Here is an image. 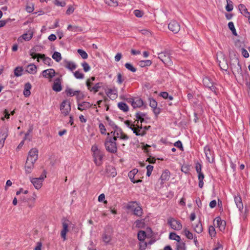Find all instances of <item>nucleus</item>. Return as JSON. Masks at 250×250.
<instances>
[{"label": "nucleus", "instance_id": "obj_1", "mask_svg": "<svg viewBox=\"0 0 250 250\" xmlns=\"http://www.w3.org/2000/svg\"><path fill=\"white\" fill-rule=\"evenodd\" d=\"M107 137L104 142L106 150L111 153H116L117 152V145L115 138L110 136V133L107 134Z\"/></svg>", "mask_w": 250, "mask_h": 250}, {"label": "nucleus", "instance_id": "obj_2", "mask_svg": "<svg viewBox=\"0 0 250 250\" xmlns=\"http://www.w3.org/2000/svg\"><path fill=\"white\" fill-rule=\"evenodd\" d=\"M91 150L92 152V156L95 165L98 166H101L103 163L104 154L98 148L96 145L92 146Z\"/></svg>", "mask_w": 250, "mask_h": 250}, {"label": "nucleus", "instance_id": "obj_3", "mask_svg": "<svg viewBox=\"0 0 250 250\" xmlns=\"http://www.w3.org/2000/svg\"><path fill=\"white\" fill-rule=\"evenodd\" d=\"M110 134H112V138H115L116 141L117 138L124 140H127L128 139V137L127 135L125 134L119 127H115V129L111 132Z\"/></svg>", "mask_w": 250, "mask_h": 250}, {"label": "nucleus", "instance_id": "obj_4", "mask_svg": "<svg viewBox=\"0 0 250 250\" xmlns=\"http://www.w3.org/2000/svg\"><path fill=\"white\" fill-rule=\"evenodd\" d=\"M45 178H46L45 173H44V174L42 175L39 178H33L30 177L29 179L35 188L37 189H39L42 188V182Z\"/></svg>", "mask_w": 250, "mask_h": 250}, {"label": "nucleus", "instance_id": "obj_5", "mask_svg": "<svg viewBox=\"0 0 250 250\" xmlns=\"http://www.w3.org/2000/svg\"><path fill=\"white\" fill-rule=\"evenodd\" d=\"M158 58L167 65H171L172 64L170 53L168 51H165L158 53Z\"/></svg>", "mask_w": 250, "mask_h": 250}, {"label": "nucleus", "instance_id": "obj_6", "mask_svg": "<svg viewBox=\"0 0 250 250\" xmlns=\"http://www.w3.org/2000/svg\"><path fill=\"white\" fill-rule=\"evenodd\" d=\"M167 224L171 228L175 230H180L182 228V225L179 220L170 217L167 219Z\"/></svg>", "mask_w": 250, "mask_h": 250}, {"label": "nucleus", "instance_id": "obj_7", "mask_svg": "<svg viewBox=\"0 0 250 250\" xmlns=\"http://www.w3.org/2000/svg\"><path fill=\"white\" fill-rule=\"evenodd\" d=\"M128 209H131L133 211V214L138 216H141L143 214V210L141 207L138 206L136 202L130 203L127 206Z\"/></svg>", "mask_w": 250, "mask_h": 250}, {"label": "nucleus", "instance_id": "obj_8", "mask_svg": "<svg viewBox=\"0 0 250 250\" xmlns=\"http://www.w3.org/2000/svg\"><path fill=\"white\" fill-rule=\"evenodd\" d=\"M38 158V150L37 148H32L28 153L26 161L35 164Z\"/></svg>", "mask_w": 250, "mask_h": 250}, {"label": "nucleus", "instance_id": "obj_9", "mask_svg": "<svg viewBox=\"0 0 250 250\" xmlns=\"http://www.w3.org/2000/svg\"><path fill=\"white\" fill-rule=\"evenodd\" d=\"M60 110L64 116L68 115L71 110L70 102L68 100H64L61 104Z\"/></svg>", "mask_w": 250, "mask_h": 250}, {"label": "nucleus", "instance_id": "obj_10", "mask_svg": "<svg viewBox=\"0 0 250 250\" xmlns=\"http://www.w3.org/2000/svg\"><path fill=\"white\" fill-rule=\"evenodd\" d=\"M127 101L131 104L134 108L141 107L144 104L143 100L138 97L129 98L127 100Z\"/></svg>", "mask_w": 250, "mask_h": 250}, {"label": "nucleus", "instance_id": "obj_11", "mask_svg": "<svg viewBox=\"0 0 250 250\" xmlns=\"http://www.w3.org/2000/svg\"><path fill=\"white\" fill-rule=\"evenodd\" d=\"M8 136V129L6 126H2L0 129V148L3 147L5 141Z\"/></svg>", "mask_w": 250, "mask_h": 250}, {"label": "nucleus", "instance_id": "obj_12", "mask_svg": "<svg viewBox=\"0 0 250 250\" xmlns=\"http://www.w3.org/2000/svg\"><path fill=\"white\" fill-rule=\"evenodd\" d=\"M204 152L208 161L209 163H213L214 159V153L211 150L209 146H205Z\"/></svg>", "mask_w": 250, "mask_h": 250}, {"label": "nucleus", "instance_id": "obj_13", "mask_svg": "<svg viewBox=\"0 0 250 250\" xmlns=\"http://www.w3.org/2000/svg\"><path fill=\"white\" fill-rule=\"evenodd\" d=\"M168 28L174 33H177L180 31V26L176 21H172L168 24Z\"/></svg>", "mask_w": 250, "mask_h": 250}, {"label": "nucleus", "instance_id": "obj_14", "mask_svg": "<svg viewBox=\"0 0 250 250\" xmlns=\"http://www.w3.org/2000/svg\"><path fill=\"white\" fill-rule=\"evenodd\" d=\"M203 83L206 87L210 89L212 92H215V87L213 85V82L208 77H205L203 80Z\"/></svg>", "mask_w": 250, "mask_h": 250}, {"label": "nucleus", "instance_id": "obj_15", "mask_svg": "<svg viewBox=\"0 0 250 250\" xmlns=\"http://www.w3.org/2000/svg\"><path fill=\"white\" fill-rule=\"evenodd\" d=\"M107 96L111 100H115L118 97V90L117 88L108 89L105 92Z\"/></svg>", "mask_w": 250, "mask_h": 250}, {"label": "nucleus", "instance_id": "obj_16", "mask_svg": "<svg viewBox=\"0 0 250 250\" xmlns=\"http://www.w3.org/2000/svg\"><path fill=\"white\" fill-rule=\"evenodd\" d=\"M55 74L54 69L50 68L42 71V76L45 78L52 79Z\"/></svg>", "mask_w": 250, "mask_h": 250}, {"label": "nucleus", "instance_id": "obj_17", "mask_svg": "<svg viewBox=\"0 0 250 250\" xmlns=\"http://www.w3.org/2000/svg\"><path fill=\"white\" fill-rule=\"evenodd\" d=\"M64 66L65 68L71 71H73L76 69L77 66V64L73 62L65 60L64 61Z\"/></svg>", "mask_w": 250, "mask_h": 250}, {"label": "nucleus", "instance_id": "obj_18", "mask_svg": "<svg viewBox=\"0 0 250 250\" xmlns=\"http://www.w3.org/2000/svg\"><path fill=\"white\" fill-rule=\"evenodd\" d=\"M92 104L87 102H83L78 104V109L79 110L83 111L91 107Z\"/></svg>", "mask_w": 250, "mask_h": 250}, {"label": "nucleus", "instance_id": "obj_19", "mask_svg": "<svg viewBox=\"0 0 250 250\" xmlns=\"http://www.w3.org/2000/svg\"><path fill=\"white\" fill-rule=\"evenodd\" d=\"M137 126V127H133L131 128V130L133 131V133L135 134L137 136H143L145 134V131L144 130H142V125H139L136 124Z\"/></svg>", "mask_w": 250, "mask_h": 250}, {"label": "nucleus", "instance_id": "obj_20", "mask_svg": "<svg viewBox=\"0 0 250 250\" xmlns=\"http://www.w3.org/2000/svg\"><path fill=\"white\" fill-rule=\"evenodd\" d=\"M234 198L237 208L240 211H242L243 209V205L240 196L239 195H235Z\"/></svg>", "mask_w": 250, "mask_h": 250}, {"label": "nucleus", "instance_id": "obj_21", "mask_svg": "<svg viewBox=\"0 0 250 250\" xmlns=\"http://www.w3.org/2000/svg\"><path fill=\"white\" fill-rule=\"evenodd\" d=\"M62 229L61 232V235L64 241L66 239V233L68 231V225L67 223L64 222L62 224Z\"/></svg>", "mask_w": 250, "mask_h": 250}, {"label": "nucleus", "instance_id": "obj_22", "mask_svg": "<svg viewBox=\"0 0 250 250\" xmlns=\"http://www.w3.org/2000/svg\"><path fill=\"white\" fill-rule=\"evenodd\" d=\"M138 170L137 169L134 168L131 170L130 172H129L128 174V176L130 179L131 181L134 183H137L139 182H141L142 180H135L134 179V177L135 175L137 173Z\"/></svg>", "mask_w": 250, "mask_h": 250}, {"label": "nucleus", "instance_id": "obj_23", "mask_svg": "<svg viewBox=\"0 0 250 250\" xmlns=\"http://www.w3.org/2000/svg\"><path fill=\"white\" fill-rule=\"evenodd\" d=\"M217 227L221 231H223L225 229L226 222L221 219L219 217H216L215 219Z\"/></svg>", "mask_w": 250, "mask_h": 250}, {"label": "nucleus", "instance_id": "obj_24", "mask_svg": "<svg viewBox=\"0 0 250 250\" xmlns=\"http://www.w3.org/2000/svg\"><path fill=\"white\" fill-rule=\"evenodd\" d=\"M52 89L56 92H60L62 90V87L60 80L59 79H57L55 80L52 86Z\"/></svg>", "mask_w": 250, "mask_h": 250}, {"label": "nucleus", "instance_id": "obj_25", "mask_svg": "<svg viewBox=\"0 0 250 250\" xmlns=\"http://www.w3.org/2000/svg\"><path fill=\"white\" fill-rule=\"evenodd\" d=\"M40 59L42 60L44 64H47L49 66L51 65L52 60L49 57H46L44 54L39 55V57H38V62H39Z\"/></svg>", "mask_w": 250, "mask_h": 250}, {"label": "nucleus", "instance_id": "obj_26", "mask_svg": "<svg viewBox=\"0 0 250 250\" xmlns=\"http://www.w3.org/2000/svg\"><path fill=\"white\" fill-rule=\"evenodd\" d=\"M238 9L240 13L244 15L245 17H249L250 13L248 12L246 6L243 4H240L238 5Z\"/></svg>", "mask_w": 250, "mask_h": 250}, {"label": "nucleus", "instance_id": "obj_27", "mask_svg": "<svg viewBox=\"0 0 250 250\" xmlns=\"http://www.w3.org/2000/svg\"><path fill=\"white\" fill-rule=\"evenodd\" d=\"M31 88L32 85L30 83H27L25 84L23 93L25 97H28L30 95Z\"/></svg>", "mask_w": 250, "mask_h": 250}, {"label": "nucleus", "instance_id": "obj_28", "mask_svg": "<svg viewBox=\"0 0 250 250\" xmlns=\"http://www.w3.org/2000/svg\"><path fill=\"white\" fill-rule=\"evenodd\" d=\"M102 86V83H96L94 86H90L89 83H87V88L88 89L91 91L93 92L94 93H96L98 91L99 89L101 88Z\"/></svg>", "mask_w": 250, "mask_h": 250}, {"label": "nucleus", "instance_id": "obj_29", "mask_svg": "<svg viewBox=\"0 0 250 250\" xmlns=\"http://www.w3.org/2000/svg\"><path fill=\"white\" fill-rule=\"evenodd\" d=\"M37 67L34 64H30L26 67V71L29 74H35L37 72Z\"/></svg>", "mask_w": 250, "mask_h": 250}, {"label": "nucleus", "instance_id": "obj_30", "mask_svg": "<svg viewBox=\"0 0 250 250\" xmlns=\"http://www.w3.org/2000/svg\"><path fill=\"white\" fill-rule=\"evenodd\" d=\"M37 198V194L34 192L32 196L28 199V206L29 208H32L35 206Z\"/></svg>", "mask_w": 250, "mask_h": 250}, {"label": "nucleus", "instance_id": "obj_31", "mask_svg": "<svg viewBox=\"0 0 250 250\" xmlns=\"http://www.w3.org/2000/svg\"><path fill=\"white\" fill-rule=\"evenodd\" d=\"M232 69H233L232 72L234 74H242L241 65L238 61L237 64L235 66H232Z\"/></svg>", "mask_w": 250, "mask_h": 250}, {"label": "nucleus", "instance_id": "obj_32", "mask_svg": "<svg viewBox=\"0 0 250 250\" xmlns=\"http://www.w3.org/2000/svg\"><path fill=\"white\" fill-rule=\"evenodd\" d=\"M67 30L73 32H79L83 31V29L81 27L76 25H72L70 24L68 26Z\"/></svg>", "mask_w": 250, "mask_h": 250}, {"label": "nucleus", "instance_id": "obj_33", "mask_svg": "<svg viewBox=\"0 0 250 250\" xmlns=\"http://www.w3.org/2000/svg\"><path fill=\"white\" fill-rule=\"evenodd\" d=\"M170 177V173L168 170H165L161 175L160 177V180H161L162 183H164L166 181L169 180Z\"/></svg>", "mask_w": 250, "mask_h": 250}, {"label": "nucleus", "instance_id": "obj_34", "mask_svg": "<svg viewBox=\"0 0 250 250\" xmlns=\"http://www.w3.org/2000/svg\"><path fill=\"white\" fill-rule=\"evenodd\" d=\"M34 163H32L26 161L25 166V170L26 174H29L31 172L32 169L34 167Z\"/></svg>", "mask_w": 250, "mask_h": 250}, {"label": "nucleus", "instance_id": "obj_35", "mask_svg": "<svg viewBox=\"0 0 250 250\" xmlns=\"http://www.w3.org/2000/svg\"><path fill=\"white\" fill-rule=\"evenodd\" d=\"M65 92L68 96H74L77 95L80 92V90H74V89L70 88H67Z\"/></svg>", "mask_w": 250, "mask_h": 250}, {"label": "nucleus", "instance_id": "obj_36", "mask_svg": "<svg viewBox=\"0 0 250 250\" xmlns=\"http://www.w3.org/2000/svg\"><path fill=\"white\" fill-rule=\"evenodd\" d=\"M118 108L124 112H127L129 108L128 105L124 102H120L118 104Z\"/></svg>", "mask_w": 250, "mask_h": 250}, {"label": "nucleus", "instance_id": "obj_37", "mask_svg": "<svg viewBox=\"0 0 250 250\" xmlns=\"http://www.w3.org/2000/svg\"><path fill=\"white\" fill-rule=\"evenodd\" d=\"M198 177L199 180V187L200 188H202L204 186V182L203 180L204 179V175L202 172L198 173Z\"/></svg>", "mask_w": 250, "mask_h": 250}, {"label": "nucleus", "instance_id": "obj_38", "mask_svg": "<svg viewBox=\"0 0 250 250\" xmlns=\"http://www.w3.org/2000/svg\"><path fill=\"white\" fill-rule=\"evenodd\" d=\"M52 58L57 62H60L62 59L61 54L60 52L57 51H55L53 54Z\"/></svg>", "mask_w": 250, "mask_h": 250}, {"label": "nucleus", "instance_id": "obj_39", "mask_svg": "<svg viewBox=\"0 0 250 250\" xmlns=\"http://www.w3.org/2000/svg\"><path fill=\"white\" fill-rule=\"evenodd\" d=\"M193 228L194 231L198 233H200L203 231L202 225L200 222L194 226Z\"/></svg>", "mask_w": 250, "mask_h": 250}, {"label": "nucleus", "instance_id": "obj_40", "mask_svg": "<svg viewBox=\"0 0 250 250\" xmlns=\"http://www.w3.org/2000/svg\"><path fill=\"white\" fill-rule=\"evenodd\" d=\"M227 5L225 9L228 12L231 11L233 9V3L230 0H226Z\"/></svg>", "mask_w": 250, "mask_h": 250}, {"label": "nucleus", "instance_id": "obj_41", "mask_svg": "<svg viewBox=\"0 0 250 250\" xmlns=\"http://www.w3.org/2000/svg\"><path fill=\"white\" fill-rule=\"evenodd\" d=\"M169 238L176 241L177 243L181 241L180 236L177 235L175 232H170L169 235Z\"/></svg>", "mask_w": 250, "mask_h": 250}, {"label": "nucleus", "instance_id": "obj_42", "mask_svg": "<svg viewBox=\"0 0 250 250\" xmlns=\"http://www.w3.org/2000/svg\"><path fill=\"white\" fill-rule=\"evenodd\" d=\"M146 237V233L145 231L140 230L138 233V239L142 242H144L145 238Z\"/></svg>", "mask_w": 250, "mask_h": 250}, {"label": "nucleus", "instance_id": "obj_43", "mask_svg": "<svg viewBox=\"0 0 250 250\" xmlns=\"http://www.w3.org/2000/svg\"><path fill=\"white\" fill-rule=\"evenodd\" d=\"M33 32H29V33H26L23 34L21 36V37L24 40L28 41L32 39V38L33 37Z\"/></svg>", "mask_w": 250, "mask_h": 250}, {"label": "nucleus", "instance_id": "obj_44", "mask_svg": "<svg viewBox=\"0 0 250 250\" xmlns=\"http://www.w3.org/2000/svg\"><path fill=\"white\" fill-rule=\"evenodd\" d=\"M186 245L184 242L180 241L176 243V250H186Z\"/></svg>", "mask_w": 250, "mask_h": 250}, {"label": "nucleus", "instance_id": "obj_45", "mask_svg": "<svg viewBox=\"0 0 250 250\" xmlns=\"http://www.w3.org/2000/svg\"><path fill=\"white\" fill-rule=\"evenodd\" d=\"M105 4L111 6H118V1L115 0H104Z\"/></svg>", "mask_w": 250, "mask_h": 250}, {"label": "nucleus", "instance_id": "obj_46", "mask_svg": "<svg viewBox=\"0 0 250 250\" xmlns=\"http://www.w3.org/2000/svg\"><path fill=\"white\" fill-rule=\"evenodd\" d=\"M228 27L229 29L231 31L232 34L236 36L237 34L233 22L232 21L229 22L228 23Z\"/></svg>", "mask_w": 250, "mask_h": 250}, {"label": "nucleus", "instance_id": "obj_47", "mask_svg": "<svg viewBox=\"0 0 250 250\" xmlns=\"http://www.w3.org/2000/svg\"><path fill=\"white\" fill-rule=\"evenodd\" d=\"M184 233L186 237L188 239H193V235L192 233L189 231L187 228L184 229Z\"/></svg>", "mask_w": 250, "mask_h": 250}, {"label": "nucleus", "instance_id": "obj_48", "mask_svg": "<svg viewBox=\"0 0 250 250\" xmlns=\"http://www.w3.org/2000/svg\"><path fill=\"white\" fill-rule=\"evenodd\" d=\"M23 69L21 67H17L14 70V75L16 77L21 76L22 74Z\"/></svg>", "mask_w": 250, "mask_h": 250}, {"label": "nucleus", "instance_id": "obj_49", "mask_svg": "<svg viewBox=\"0 0 250 250\" xmlns=\"http://www.w3.org/2000/svg\"><path fill=\"white\" fill-rule=\"evenodd\" d=\"M74 77L77 79H83L84 78V74L80 70H78L73 72Z\"/></svg>", "mask_w": 250, "mask_h": 250}, {"label": "nucleus", "instance_id": "obj_50", "mask_svg": "<svg viewBox=\"0 0 250 250\" xmlns=\"http://www.w3.org/2000/svg\"><path fill=\"white\" fill-rule=\"evenodd\" d=\"M102 239L105 243L107 244L110 241L111 237L110 235L104 233L102 236Z\"/></svg>", "mask_w": 250, "mask_h": 250}, {"label": "nucleus", "instance_id": "obj_51", "mask_svg": "<svg viewBox=\"0 0 250 250\" xmlns=\"http://www.w3.org/2000/svg\"><path fill=\"white\" fill-rule=\"evenodd\" d=\"M152 63L150 60H147L145 61H141L139 62V64L141 67H145L146 66H150Z\"/></svg>", "mask_w": 250, "mask_h": 250}, {"label": "nucleus", "instance_id": "obj_52", "mask_svg": "<svg viewBox=\"0 0 250 250\" xmlns=\"http://www.w3.org/2000/svg\"><path fill=\"white\" fill-rule=\"evenodd\" d=\"M106 170L107 172L109 171L111 172L109 175V176L111 177H114L117 175L116 169L112 167H109L108 168H107Z\"/></svg>", "mask_w": 250, "mask_h": 250}, {"label": "nucleus", "instance_id": "obj_53", "mask_svg": "<svg viewBox=\"0 0 250 250\" xmlns=\"http://www.w3.org/2000/svg\"><path fill=\"white\" fill-rule=\"evenodd\" d=\"M125 66L127 69L132 72L136 71V69L130 63H126Z\"/></svg>", "mask_w": 250, "mask_h": 250}, {"label": "nucleus", "instance_id": "obj_54", "mask_svg": "<svg viewBox=\"0 0 250 250\" xmlns=\"http://www.w3.org/2000/svg\"><path fill=\"white\" fill-rule=\"evenodd\" d=\"M78 53L80 54V55L81 56V57L83 59H86L88 57V55H87V53L85 51H84L82 49H78Z\"/></svg>", "mask_w": 250, "mask_h": 250}, {"label": "nucleus", "instance_id": "obj_55", "mask_svg": "<svg viewBox=\"0 0 250 250\" xmlns=\"http://www.w3.org/2000/svg\"><path fill=\"white\" fill-rule=\"evenodd\" d=\"M82 66L83 67L84 72H88L90 70V67L89 65L85 62H84L82 63Z\"/></svg>", "mask_w": 250, "mask_h": 250}, {"label": "nucleus", "instance_id": "obj_56", "mask_svg": "<svg viewBox=\"0 0 250 250\" xmlns=\"http://www.w3.org/2000/svg\"><path fill=\"white\" fill-rule=\"evenodd\" d=\"M149 105L153 109L157 106V102L154 99H149Z\"/></svg>", "mask_w": 250, "mask_h": 250}, {"label": "nucleus", "instance_id": "obj_57", "mask_svg": "<svg viewBox=\"0 0 250 250\" xmlns=\"http://www.w3.org/2000/svg\"><path fill=\"white\" fill-rule=\"evenodd\" d=\"M208 232L210 236H214L216 234L215 229L213 226H210L208 228Z\"/></svg>", "mask_w": 250, "mask_h": 250}, {"label": "nucleus", "instance_id": "obj_58", "mask_svg": "<svg viewBox=\"0 0 250 250\" xmlns=\"http://www.w3.org/2000/svg\"><path fill=\"white\" fill-rule=\"evenodd\" d=\"M146 169H147V172H146V175L147 176H150L151 174V172L153 169V167L151 165H148L146 167Z\"/></svg>", "mask_w": 250, "mask_h": 250}, {"label": "nucleus", "instance_id": "obj_59", "mask_svg": "<svg viewBox=\"0 0 250 250\" xmlns=\"http://www.w3.org/2000/svg\"><path fill=\"white\" fill-rule=\"evenodd\" d=\"M99 128L100 129L101 134H106V129L105 128L104 125L103 124L101 123L99 124Z\"/></svg>", "mask_w": 250, "mask_h": 250}, {"label": "nucleus", "instance_id": "obj_60", "mask_svg": "<svg viewBox=\"0 0 250 250\" xmlns=\"http://www.w3.org/2000/svg\"><path fill=\"white\" fill-rule=\"evenodd\" d=\"M54 3L55 5H56L57 6H61V7H63V6H65V5H66V3L65 1H60L59 0H55Z\"/></svg>", "mask_w": 250, "mask_h": 250}, {"label": "nucleus", "instance_id": "obj_61", "mask_svg": "<svg viewBox=\"0 0 250 250\" xmlns=\"http://www.w3.org/2000/svg\"><path fill=\"white\" fill-rule=\"evenodd\" d=\"M146 116V113L139 112L136 113L135 117L136 119H140L141 118H145Z\"/></svg>", "mask_w": 250, "mask_h": 250}, {"label": "nucleus", "instance_id": "obj_62", "mask_svg": "<svg viewBox=\"0 0 250 250\" xmlns=\"http://www.w3.org/2000/svg\"><path fill=\"white\" fill-rule=\"evenodd\" d=\"M147 246L146 242H142L139 243V250H145Z\"/></svg>", "mask_w": 250, "mask_h": 250}, {"label": "nucleus", "instance_id": "obj_63", "mask_svg": "<svg viewBox=\"0 0 250 250\" xmlns=\"http://www.w3.org/2000/svg\"><path fill=\"white\" fill-rule=\"evenodd\" d=\"M124 79H123L122 74L121 73H118L117 82L119 84H121L124 81Z\"/></svg>", "mask_w": 250, "mask_h": 250}, {"label": "nucleus", "instance_id": "obj_64", "mask_svg": "<svg viewBox=\"0 0 250 250\" xmlns=\"http://www.w3.org/2000/svg\"><path fill=\"white\" fill-rule=\"evenodd\" d=\"M34 6L32 4H29L26 6V10L28 13H31L34 11Z\"/></svg>", "mask_w": 250, "mask_h": 250}]
</instances>
